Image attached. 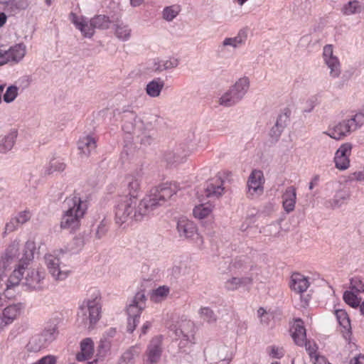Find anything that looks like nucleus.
<instances>
[{"mask_svg": "<svg viewBox=\"0 0 364 364\" xmlns=\"http://www.w3.org/2000/svg\"><path fill=\"white\" fill-rule=\"evenodd\" d=\"M306 347V350L308 352L309 356L313 358L315 355H316V345H311L310 342H307L306 339L305 340V343L304 344Z\"/></svg>", "mask_w": 364, "mask_h": 364, "instance_id": "774afa93", "label": "nucleus"}, {"mask_svg": "<svg viewBox=\"0 0 364 364\" xmlns=\"http://www.w3.org/2000/svg\"><path fill=\"white\" fill-rule=\"evenodd\" d=\"M284 353L282 348H279L276 346L271 347L269 355L274 358H281L284 356Z\"/></svg>", "mask_w": 364, "mask_h": 364, "instance_id": "338daca9", "label": "nucleus"}, {"mask_svg": "<svg viewBox=\"0 0 364 364\" xmlns=\"http://www.w3.org/2000/svg\"><path fill=\"white\" fill-rule=\"evenodd\" d=\"M264 176L262 171L253 170L247 181L248 192L252 196L261 194L263 191Z\"/></svg>", "mask_w": 364, "mask_h": 364, "instance_id": "a211bd4d", "label": "nucleus"}, {"mask_svg": "<svg viewBox=\"0 0 364 364\" xmlns=\"http://www.w3.org/2000/svg\"><path fill=\"white\" fill-rule=\"evenodd\" d=\"M19 225H20L17 223L16 220L14 217L11 218L10 220L6 223L3 236L5 237L7 234L15 231Z\"/></svg>", "mask_w": 364, "mask_h": 364, "instance_id": "bf43d9fd", "label": "nucleus"}, {"mask_svg": "<svg viewBox=\"0 0 364 364\" xmlns=\"http://www.w3.org/2000/svg\"><path fill=\"white\" fill-rule=\"evenodd\" d=\"M114 26V33L118 39L127 41L130 38L132 29L128 24L121 22L116 23Z\"/></svg>", "mask_w": 364, "mask_h": 364, "instance_id": "4c0bfd02", "label": "nucleus"}, {"mask_svg": "<svg viewBox=\"0 0 364 364\" xmlns=\"http://www.w3.org/2000/svg\"><path fill=\"white\" fill-rule=\"evenodd\" d=\"M282 198L284 210L287 213L292 212L295 208L296 201V188L292 186L287 187L282 194Z\"/></svg>", "mask_w": 364, "mask_h": 364, "instance_id": "5701e85b", "label": "nucleus"}, {"mask_svg": "<svg viewBox=\"0 0 364 364\" xmlns=\"http://www.w3.org/2000/svg\"><path fill=\"white\" fill-rule=\"evenodd\" d=\"M63 212L60 219L61 229L75 231L80 226V221L87 209V200L77 196L66 198L63 203Z\"/></svg>", "mask_w": 364, "mask_h": 364, "instance_id": "f03ea898", "label": "nucleus"}, {"mask_svg": "<svg viewBox=\"0 0 364 364\" xmlns=\"http://www.w3.org/2000/svg\"><path fill=\"white\" fill-rule=\"evenodd\" d=\"M291 289L299 294H302L306 291L309 287V282L307 277L299 273H294L291 277Z\"/></svg>", "mask_w": 364, "mask_h": 364, "instance_id": "cd10ccee", "label": "nucleus"}, {"mask_svg": "<svg viewBox=\"0 0 364 364\" xmlns=\"http://www.w3.org/2000/svg\"><path fill=\"white\" fill-rule=\"evenodd\" d=\"M66 168V164L62 159L53 158L48 164L43 168V174L45 176L53 174L55 172H63Z\"/></svg>", "mask_w": 364, "mask_h": 364, "instance_id": "2f4dec72", "label": "nucleus"}, {"mask_svg": "<svg viewBox=\"0 0 364 364\" xmlns=\"http://www.w3.org/2000/svg\"><path fill=\"white\" fill-rule=\"evenodd\" d=\"M20 283L18 279L15 278V275H10L6 282V291H8L10 289L18 286Z\"/></svg>", "mask_w": 364, "mask_h": 364, "instance_id": "69168bd1", "label": "nucleus"}, {"mask_svg": "<svg viewBox=\"0 0 364 364\" xmlns=\"http://www.w3.org/2000/svg\"><path fill=\"white\" fill-rule=\"evenodd\" d=\"M31 1L28 0H9L6 2L5 10L15 15L28 8Z\"/></svg>", "mask_w": 364, "mask_h": 364, "instance_id": "72a5a7b5", "label": "nucleus"}, {"mask_svg": "<svg viewBox=\"0 0 364 364\" xmlns=\"http://www.w3.org/2000/svg\"><path fill=\"white\" fill-rule=\"evenodd\" d=\"M323 60L330 69V76L336 78L341 74V64L338 58L333 55V46L326 45L323 50Z\"/></svg>", "mask_w": 364, "mask_h": 364, "instance_id": "4468645a", "label": "nucleus"}, {"mask_svg": "<svg viewBox=\"0 0 364 364\" xmlns=\"http://www.w3.org/2000/svg\"><path fill=\"white\" fill-rule=\"evenodd\" d=\"M56 358L54 355H46L36 362V364H55Z\"/></svg>", "mask_w": 364, "mask_h": 364, "instance_id": "e2e57ef3", "label": "nucleus"}, {"mask_svg": "<svg viewBox=\"0 0 364 364\" xmlns=\"http://www.w3.org/2000/svg\"><path fill=\"white\" fill-rule=\"evenodd\" d=\"M139 322V318L128 316L127 328V331L129 333H132L135 330Z\"/></svg>", "mask_w": 364, "mask_h": 364, "instance_id": "0e129e2a", "label": "nucleus"}, {"mask_svg": "<svg viewBox=\"0 0 364 364\" xmlns=\"http://www.w3.org/2000/svg\"><path fill=\"white\" fill-rule=\"evenodd\" d=\"M291 336L297 346H303L306 339V329L301 319H296L291 328Z\"/></svg>", "mask_w": 364, "mask_h": 364, "instance_id": "b1692460", "label": "nucleus"}, {"mask_svg": "<svg viewBox=\"0 0 364 364\" xmlns=\"http://www.w3.org/2000/svg\"><path fill=\"white\" fill-rule=\"evenodd\" d=\"M89 239V235L83 232L76 235L64 248L60 250V252L69 253L70 255L78 253L85 245V242Z\"/></svg>", "mask_w": 364, "mask_h": 364, "instance_id": "412c9836", "label": "nucleus"}, {"mask_svg": "<svg viewBox=\"0 0 364 364\" xmlns=\"http://www.w3.org/2000/svg\"><path fill=\"white\" fill-rule=\"evenodd\" d=\"M186 155V151L184 149L176 147L173 150L166 151L164 159L168 164H179L183 162Z\"/></svg>", "mask_w": 364, "mask_h": 364, "instance_id": "c756f323", "label": "nucleus"}, {"mask_svg": "<svg viewBox=\"0 0 364 364\" xmlns=\"http://www.w3.org/2000/svg\"><path fill=\"white\" fill-rule=\"evenodd\" d=\"M350 198V193L348 191L341 189L335 193L333 198L331 201V206L333 208H339Z\"/></svg>", "mask_w": 364, "mask_h": 364, "instance_id": "79ce46f5", "label": "nucleus"}, {"mask_svg": "<svg viewBox=\"0 0 364 364\" xmlns=\"http://www.w3.org/2000/svg\"><path fill=\"white\" fill-rule=\"evenodd\" d=\"M26 53V46L20 43L11 46L8 50L0 49V66L5 64L16 65L21 62Z\"/></svg>", "mask_w": 364, "mask_h": 364, "instance_id": "6e6552de", "label": "nucleus"}, {"mask_svg": "<svg viewBox=\"0 0 364 364\" xmlns=\"http://www.w3.org/2000/svg\"><path fill=\"white\" fill-rule=\"evenodd\" d=\"M252 278L250 277H232L225 283V288L228 291H235L240 287H246L252 285Z\"/></svg>", "mask_w": 364, "mask_h": 364, "instance_id": "c85d7f7f", "label": "nucleus"}, {"mask_svg": "<svg viewBox=\"0 0 364 364\" xmlns=\"http://www.w3.org/2000/svg\"><path fill=\"white\" fill-rule=\"evenodd\" d=\"M162 353V336H156L154 337L147 346L146 355V362L150 364L157 363Z\"/></svg>", "mask_w": 364, "mask_h": 364, "instance_id": "dca6fc26", "label": "nucleus"}, {"mask_svg": "<svg viewBox=\"0 0 364 364\" xmlns=\"http://www.w3.org/2000/svg\"><path fill=\"white\" fill-rule=\"evenodd\" d=\"M363 11H364V6L356 0L348 1L341 9L342 13L347 16L360 14Z\"/></svg>", "mask_w": 364, "mask_h": 364, "instance_id": "58836bf2", "label": "nucleus"}, {"mask_svg": "<svg viewBox=\"0 0 364 364\" xmlns=\"http://www.w3.org/2000/svg\"><path fill=\"white\" fill-rule=\"evenodd\" d=\"M164 86V82L160 77H157L150 81L146 87V94L151 97H157Z\"/></svg>", "mask_w": 364, "mask_h": 364, "instance_id": "f704fd0d", "label": "nucleus"}, {"mask_svg": "<svg viewBox=\"0 0 364 364\" xmlns=\"http://www.w3.org/2000/svg\"><path fill=\"white\" fill-rule=\"evenodd\" d=\"M223 190V181L220 178H216L215 182L212 180L207 183L205 193L207 198H218L222 196Z\"/></svg>", "mask_w": 364, "mask_h": 364, "instance_id": "7c9ffc66", "label": "nucleus"}, {"mask_svg": "<svg viewBox=\"0 0 364 364\" xmlns=\"http://www.w3.org/2000/svg\"><path fill=\"white\" fill-rule=\"evenodd\" d=\"M23 308V306L21 303L9 305L6 307L3 311V315L1 318L2 327L12 323L21 314Z\"/></svg>", "mask_w": 364, "mask_h": 364, "instance_id": "4be33fe9", "label": "nucleus"}, {"mask_svg": "<svg viewBox=\"0 0 364 364\" xmlns=\"http://www.w3.org/2000/svg\"><path fill=\"white\" fill-rule=\"evenodd\" d=\"M107 225L108 222L103 219L100 223L98 225L96 232H95V237L97 239H101L102 237L105 235V234L107 232Z\"/></svg>", "mask_w": 364, "mask_h": 364, "instance_id": "13d9d810", "label": "nucleus"}, {"mask_svg": "<svg viewBox=\"0 0 364 364\" xmlns=\"http://www.w3.org/2000/svg\"><path fill=\"white\" fill-rule=\"evenodd\" d=\"M140 144L144 146L151 145L155 139V132L153 130H141L136 133Z\"/></svg>", "mask_w": 364, "mask_h": 364, "instance_id": "c03bdc74", "label": "nucleus"}, {"mask_svg": "<svg viewBox=\"0 0 364 364\" xmlns=\"http://www.w3.org/2000/svg\"><path fill=\"white\" fill-rule=\"evenodd\" d=\"M169 293V288L166 286H161L152 291L151 294V299L154 301H159L166 298Z\"/></svg>", "mask_w": 364, "mask_h": 364, "instance_id": "49530a36", "label": "nucleus"}, {"mask_svg": "<svg viewBox=\"0 0 364 364\" xmlns=\"http://www.w3.org/2000/svg\"><path fill=\"white\" fill-rule=\"evenodd\" d=\"M176 336L181 339L179 346H185L186 343H194L193 323L191 321H183L174 331Z\"/></svg>", "mask_w": 364, "mask_h": 364, "instance_id": "2eb2a0df", "label": "nucleus"}, {"mask_svg": "<svg viewBox=\"0 0 364 364\" xmlns=\"http://www.w3.org/2000/svg\"><path fill=\"white\" fill-rule=\"evenodd\" d=\"M211 213L210 207H205L203 205L196 206L193 210V214L195 218L198 219H203L208 216Z\"/></svg>", "mask_w": 364, "mask_h": 364, "instance_id": "603ef678", "label": "nucleus"}, {"mask_svg": "<svg viewBox=\"0 0 364 364\" xmlns=\"http://www.w3.org/2000/svg\"><path fill=\"white\" fill-rule=\"evenodd\" d=\"M45 261L49 273L55 280L63 281L71 272V269L67 265L62 264L58 257L48 255L45 256Z\"/></svg>", "mask_w": 364, "mask_h": 364, "instance_id": "1a4fd4ad", "label": "nucleus"}, {"mask_svg": "<svg viewBox=\"0 0 364 364\" xmlns=\"http://www.w3.org/2000/svg\"><path fill=\"white\" fill-rule=\"evenodd\" d=\"M142 176L143 172L141 170H139L125 178L124 182L129 191L127 195L129 198H134L137 199L138 193L141 189Z\"/></svg>", "mask_w": 364, "mask_h": 364, "instance_id": "6ab92c4d", "label": "nucleus"}, {"mask_svg": "<svg viewBox=\"0 0 364 364\" xmlns=\"http://www.w3.org/2000/svg\"><path fill=\"white\" fill-rule=\"evenodd\" d=\"M250 86L247 77L240 78L220 98V104L225 107H231L238 103L247 93Z\"/></svg>", "mask_w": 364, "mask_h": 364, "instance_id": "423d86ee", "label": "nucleus"}, {"mask_svg": "<svg viewBox=\"0 0 364 364\" xmlns=\"http://www.w3.org/2000/svg\"><path fill=\"white\" fill-rule=\"evenodd\" d=\"M211 360L219 364H229L232 360L229 347L225 345L219 346L213 352Z\"/></svg>", "mask_w": 364, "mask_h": 364, "instance_id": "393cba45", "label": "nucleus"}, {"mask_svg": "<svg viewBox=\"0 0 364 364\" xmlns=\"http://www.w3.org/2000/svg\"><path fill=\"white\" fill-rule=\"evenodd\" d=\"M139 354V352L137 347H130L122 355L119 359V364H134L135 358Z\"/></svg>", "mask_w": 364, "mask_h": 364, "instance_id": "ea45409f", "label": "nucleus"}, {"mask_svg": "<svg viewBox=\"0 0 364 364\" xmlns=\"http://www.w3.org/2000/svg\"><path fill=\"white\" fill-rule=\"evenodd\" d=\"M146 297L144 291L136 293L127 305V313L129 317L139 318L141 314L146 308Z\"/></svg>", "mask_w": 364, "mask_h": 364, "instance_id": "ddd939ff", "label": "nucleus"}, {"mask_svg": "<svg viewBox=\"0 0 364 364\" xmlns=\"http://www.w3.org/2000/svg\"><path fill=\"white\" fill-rule=\"evenodd\" d=\"M335 314L339 325L342 328L341 332L343 337L348 343H350L352 331L348 314L344 309H336L335 311Z\"/></svg>", "mask_w": 364, "mask_h": 364, "instance_id": "aec40b11", "label": "nucleus"}, {"mask_svg": "<svg viewBox=\"0 0 364 364\" xmlns=\"http://www.w3.org/2000/svg\"><path fill=\"white\" fill-rule=\"evenodd\" d=\"M178 190L180 187L176 182H166L153 188L150 193L144 198L150 211L163 205Z\"/></svg>", "mask_w": 364, "mask_h": 364, "instance_id": "20e7f679", "label": "nucleus"}, {"mask_svg": "<svg viewBox=\"0 0 364 364\" xmlns=\"http://www.w3.org/2000/svg\"><path fill=\"white\" fill-rule=\"evenodd\" d=\"M122 129L127 134H136L143 127V122L137 117L133 111L124 109L122 115Z\"/></svg>", "mask_w": 364, "mask_h": 364, "instance_id": "f8f14e48", "label": "nucleus"}, {"mask_svg": "<svg viewBox=\"0 0 364 364\" xmlns=\"http://www.w3.org/2000/svg\"><path fill=\"white\" fill-rule=\"evenodd\" d=\"M200 317L208 323L215 322L217 316L212 309L208 307H203L200 309Z\"/></svg>", "mask_w": 364, "mask_h": 364, "instance_id": "3c124183", "label": "nucleus"}, {"mask_svg": "<svg viewBox=\"0 0 364 364\" xmlns=\"http://www.w3.org/2000/svg\"><path fill=\"white\" fill-rule=\"evenodd\" d=\"M96 146V141L91 136L81 137L77 141V148L80 154L85 157H87L95 149Z\"/></svg>", "mask_w": 364, "mask_h": 364, "instance_id": "a878e982", "label": "nucleus"}, {"mask_svg": "<svg viewBox=\"0 0 364 364\" xmlns=\"http://www.w3.org/2000/svg\"><path fill=\"white\" fill-rule=\"evenodd\" d=\"M364 124V114L358 112L348 119L339 122L324 134L336 140H340L350 132L355 131Z\"/></svg>", "mask_w": 364, "mask_h": 364, "instance_id": "39448f33", "label": "nucleus"}, {"mask_svg": "<svg viewBox=\"0 0 364 364\" xmlns=\"http://www.w3.org/2000/svg\"><path fill=\"white\" fill-rule=\"evenodd\" d=\"M177 231L180 237L194 241L198 245L203 244V238L198 232L196 225L186 218H180L177 222Z\"/></svg>", "mask_w": 364, "mask_h": 364, "instance_id": "0eeeda50", "label": "nucleus"}, {"mask_svg": "<svg viewBox=\"0 0 364 364\" xmlns=\"http://www.w3.org/2000/svg\"><path fill=\"white\" fill-rule=\"evenodd\" d=\"M91 19V25L96 29H107L109 27L111 21L105 15H96Z\"/></svg>", "mask_w": 364, "mask_h": 364, "instance_id": "a19ab883", "label": "nucleus"}, {"mask_svg": "<svg viewBox=\"0 0 364 364\" xmlns=\"http://www.w3.org/2000/svg\"><path fill=\"white\" fill-rule=\"evenodd\" d=\"M343 299L347 304L353 308H356L360 305V299L355 293L350 291H346L343 294Z\"/></svg>", "mask_w": 364, "mask_h": 364, "instance_id": "de8ad7c7", "label": "nucleus"}, {"mask_svg": "<svg viewBox=\"0 0 364 364\" xmlns=\"http://www.w3.org/2000/svg\"><path fill=\"white\" fill-rule=\"evenodd\" d=\"M334 162L336 167L340 170H345L348 168L350 161L348 157H343L335 154Z\"/></svg>", "mask_w": 364, "mask_h": 364, "instance_id": "5fc2aeb1", "label": "nucleus"}, {"mask_svg": "<svg viewBox=\"0 0 364 364\" xmlns=\"http://www.w3.org/2000/svg\"><path fill=\"white\" fill-rule=\"evenodd\" d=\"M289 121V115L287 113H282L279 114L277 119L275 125L277 127V129L278 128L281 131L283 132L284 129L287 125V123Z\"/></svg>", "mask_w": 364, "mask_h": 364, "instance_id": "6e6d98bb", "label": "nucleus"}, {"mask_svg": "<svg viewBox=\"0 0 364 364\" xmlns=\"http://www.w3.org/2000/svg\"><path fill=\"white\" fill-rule=\"evenodd\" d=\"M17 132L11 131L0 139V153L5 154L10 151L16 141Z\"/></svg>", "mask_w": 364, "mask_h": 364, "instance_id": "c9c22d12", "label": "nucleus"}, {"mask_svg": "<svg viewBox=\"0 0 364 364\" xmlns=\"http://www.w3.org/2000/svg\"><path fill=\"white\" fill-rule=\"evenodd\" d=\"M31 215L29 211L24 210L20 212L16 217H14L18 224L23 225L31 219Z\"/></svg>", "mask_w": 364, "mask_h": 364, "instance_id": "680f3d73", "label": "nucleus"}, {"mask_svg": "<svg viewBox=\"0 0 364 364\" xmlns=\"http://www.w3.org/2000/svg\"><path fill=\"white\" fill-rule=\"evenodd\" d=\"M247 39L246 32L240 31L237 35L233 38H225L223 41V46H231L234 48L244 44Z\"/></svg>", "mask_w": 364, "mask_h": 364, "instance_id": "e433bc0d", "label": "nucleus"}, {"mask_svg": "<svg viewBox=\"0 0 364 364\" xmlns=\"http://www.w3.org/2000/svg\"><path fill=\"white\" fill-rule=\"evenodd\" d=\"M43 279V277L38 271L29 270L25 277V284L31 289H39Z\"/></svg>", "mask_w": 364, "mask_h": 364, "instance_id": "473e14b6", "label": "nucleus"}, {"mask_svg": "<svg viewBox=\"0 0 364 364\" xmlns=\"http://www.w3.org/2000/svg\"><path fill=\"white\" fill-rule=\"evenodd\" d=\"M155 70L159 72L170 70L176 68L178 65V60L176 58H172L166 60H161L155 65Z\"/></svg>", "mask_w": 364, "mask_h": 364, "instance_id": "a18cd8bd", "label": "nucleus"}, {"mask_svg": "<svg viewBox=\"0 0 364 364\" xmlns=\"http://www.w3.org/2000/svg\"><path fill=\"white\" fill-rule=\"evenodd\" d=\"M144 198L138 203L134 198L122 197L115 206V222L119 225L129 221H141L151 211Z\"/></svg>", "mask_w": 364, "mask_h": 364, "instance_id": "f257e3e1", "label": "nucleus"}, {"mask_svg": "<svg viewBox=\"0 0 364 364\" xmlns=\"http://www.w3.org/2000/svg\"><path fill=\"white\" fill-rule=\"evenodd\" d=\"M351 289L356 293L364 292V282L359 277H354L350 279Z\"/></svg>", "mask_w": 364, "mask_h": 364, "instance_id": "864d4df0", "label": "nucleus"}, {"mask_svg": "<svg viewBox=\"0 0 364 364\" xmlns=\"http://www.w3.org/2000/svg\"><path fill=\"white\" fill-rule=\"evenodd\" d=\"M94 353V343L91 338L83 339L80 343V352L76 355L78 361L88 360Z\"/></svg>", "mask_w": 364, "mask_h": 364, "instance_id": "bb28decb", "label": "nucleus"}, {"mask_svg": "<svg viewBox=\"0 0 364 364\" xmlns=\"http://www.w3.org/2000/svg\"><path fill=\"white\" fill-rule=\"evenodd\" d=\"M55 326L46 328L40 336L33 337L27 345L28 350L37 352L55 338Z\"/></svg>", "mask_w": 364, "mask_h": 364, "instance_id": "9d476101", "label": "nucleus"}, {"mask_svg": "<svg viewBox=\"0 0 364 364\" xmlns=\"http://www.w3.org/2000/svg\"><path fill=\"white\" fill-rule=\"evenodd\" d=\"M34 249V242L31 241H27L25 244V252L23 254V257L21 258V260H24V257L26 260H31L33 258V251Z\"/></svg>", "mask_w": 364, "mask_h": 364, "instance_id": "4d7b16f0", "label": "nucleus"}, {"mask_svg": "<svg viewBox=\"0 0 364 364\" xmlns=\"http://www.w3.org/2000/svg\"><path fill=\"white\" fill-rule=\"evenodd\" d=\"M178 12L179 9L177 6H166L163 11V18L168 21H171L176 17Z\"/></svg>", "mask_w": 364, "mask_h": 364, "instance_id": "09e8293b", "label": "nucleus"}, {"mask_svg": "<svg viewBox=\"0 0 364 364\" xmlns=\"http://www.w3.org/2000/svg\"><path fill=\"white\" fill-rule=\"evenodd\" d=\"M18 254V243L14 242L8 247L0 260V281L6 275V272L11 270V265H16Z\"/></svg>", "mask_w": 364, "mask_h": 364, "instance_id": "9b49d317", "label": "nucleus"}, {"mask_svg": "<svg viewBox=\"0 0 364 364\" xmlns=\"http://www.w3.org/2000/svg\"><path fill=\"white\" fill-rule=\"evenodd\" d=\"M351 149H352V146L350 144H348V143L343 144L336 151V155L343 156V157H348V156L350 154Z\"/></svg>", "mask_w": 364, "mask_h": 364, "instance_id": "052dcab7", "label": "nucleus"}, {"mask_svg": "<svg viewBox=\"0 0 364 364\" xmlns=\"http://www.w3.org/2000/svg\"><path fill=\"white\" fill-rule=\"evenodd\" d=\"M18 88L16 85H10L7 87L4 95V101L6 103L12 102L18 96Z\"/></svg>", "mask_w": 364, "mask_h": 364, "instance_id": "8fccbe9b", "label": "nucleus"}, {"mask_svg": "<svg viewBox=\"0 0 364 364\" xmlns=\"http://www.w3.org/2000/svg\"><path fill=\"white\" fill-rule=\"evenodd\" d=\"M248 259L246 257H239L235 259L230 266L229 269L235 274L241 273L247 268Z\"/></svg>", "mask_w": 364, "mask_h": 364, "instance_id": "37998d69", "label": "nucleus"}, {"mask_svg": "<svg viewBox=\"0 0 364 364\" xmlns=\"http://www.w3.org/2000/svg\"><path fill=\"white\" fill-rule=\"evenodd\" d=\"M70 20L75 25L76 28L80 31L85 38H90L95 33V28L91 25V19L85 16H78L73 12L70 14Z\"/></svg>", "mask_w": 364, "mask_h": 364, "instance_id": "f3484780", "label": "nucleus"}, {"mask_svg": "<svg viewBox=\"0 0 364 364\" xmlns=\"http://www.w3.org/2000/svg\"><path fill=\"white\" fill-rule=\"evenodd\" d=\"M101 296L97 289L90 290V295L79 307L77 321L85 328L92 329L101 317Z\"/></svg>", "mask_w": 364, "mask_h": 364, "instance_id": "7ed1b4c3", "label": "nucleus"}]
</instances>
